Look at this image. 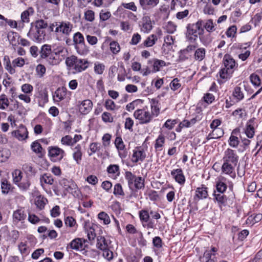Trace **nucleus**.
<instances>
[{
  "instance_id": "f257e3e1",
  "label": "nucleus",
  "mask_w": 262,
  "mask_h": 262,
  "mask_svg": "<svg viewBox=\"0 0 262 262\" xmlns=\"http://www.w3.org/2000/svg\"><path fill=\"white\" fill-rule=\"evenodd\" d=\"M223 163L221 167L222 172L235 178L236 173L235 168L237 165L239 157L236 150L230 148L226 149L223 157Z\"/></svg>"
},
{
  "instance_id": "f03ea898",
  "label": "nucleus",
  "mask_w": 262,
  "mask_h": 262,
  "mask_svg": "<svg viewBox=\"0 0 262 262\" xmlns=\"http://www.w3.org/2000/svg\"><path fill=\"white\" fill-rule=\"evenodd\" d=\"M202 24L201 21H198L194 24H189L187 26L186 38L187 40L191 42H194L199 36L200 40L204 42L203 35L204 33V29L203 27H202Z\"/></svg>"
},
{
  "instance_id": "7ed1b4c3",
  "label": "nucleus",
  "mask_w": 262,
  "mask_h": 262,
  "mask_svg": "<svg viewBox=\"0 0 262 262\" xmlns=\"http://www.w3.org/2000/svg\"><path fill=\"white\" fill-rule=\"evenodd\" d=\"M67 66L73 70L74 73L84 71L88 67V61L86 59H78L76 56L72 55L66 58Z\"/></svg>"
},
{
  "instance_id": "20e7f679",
  "label": "nucleus",
  "mask_w": 262,
  "mask_h": 262,
  "mask_svg": "<svg viewBox=\"0 0 262 262\" xmlns=\"http://www.w3.org/2000/svg\"><path fill=\"white\" fill-rule=\"evenodd\" d=\"M225 68L222 69L220 72V76L223 79L229 78L233 72L236 63L234 59L229 55H225L223 58Z\"/></svg>"
},
{
  "instance_id": "39448f33",
  "label": "nucleus",
  "mask_w": 262,
  "mask_h": 262,
  "mask_svg": "<svg viewBox=\"0 0 262 262\" xmlns=\"http://www.w3.org/2000/svg\"><path fill=\"white\" fill-rule=\"evenodd\" d=\"M55 27L54 30L57 35H62L66 38L69 36L73 28V24L69 21H60L55 22L50 26L52 31Z\"/></svg>"
},
{
  "instance_id": "423d86ee",
  "label": "nucleus",
  "mask_w": 262,
  "mask_h": 262,
  "mask_svg": "<svg viewBox=\"0 0 262 262\" xmlns=\"http://www.w3.org/2000/svg\"><path fill=\"white\" fill-rule=\"evenodd\" d=\"M125 178L130 189L133 190L134 188H135L140 190L144 188L145 179L142 177L137 176L130 171H126Z\"/></svg>"
},
{
  "instance_id": "0eeeda50",
  "label": "nucleus",
  "mask_w": 262,
  "mask_h": 262,
  "mask_svg": "<svg viewBox=\"0 0 262 262\" xmlns=\"http://www.w3.org/2000/svg\"><path fill=\"white\" fill-rule=\"evenodd\" d=\"M73 40L77 53L80 55H85L88 52V49L85 47L84 38L80 32L74 33Z\"/></svg>"
},
{
  "instance_id": "6e6552de",
  "label": "nucleus",
  "mask_w": 262,
  "mask_h": 262,
  "mask_svg": "<svg viewBox=\"0 0 262 262\" xmlns=\"http://www.w3.org/2000/svg\"><path fill=\"white\" fill-rule=\"evenodd\" d=\"M134 117L139 121L141 124H148L153 119V117L147 108L138 109L134 112Z\"/></svg>"
},
{
  "instance_id": "1a4fd4ad",
  "label": "nucleus",
  "mask_w": 262,
  "mask_h": 262,
  "mask_svg": "<svg viewBox=\"0 0 262 262\" xmlns=\"http://www.w3.org/2000/svg\"><path fill=\"white\" fill-rule=\"evenodd\" d=\"M48 156L51 161L60 162L66 155L65 151L56 146H51L48 148Z\"/></svg>"
},
{
  "instance_id": "9d476101",
  "label": "nucleus",
  "mask_w": 262,
  "mask_h": 262,
  "mask_svg": "<svg viewBox=\"0 0 262 262\" xmlns=\"http://www.w3.org/2000/svg\"><path fill=\"white\" fill-rule=\"evenodd\" d=\"M45 36V32L44 30L37 29L35 28L31 27L28 33V36L34 41L40 42Z\"/></svg>"
},
{
  "instance_id": "9b49d317",
  "label": "nucleus",
  "mask_w": 262,
  "mask_h": 262,
  "mask_svg": "<svg viewBox=\"0 0 262 262\" xmlns=\"http://www.w3.org/2000/svg\"><path fill=\"white\" fill-rule=\"evenodd\" d=\"M27 214L24 208L20 207L13 212L12 221L15 225L17 224L19 222L21 223H24Z\"/></svg>"
},
{
  "instance_id": "f8f14e48",
  "label": "nucleus",
  "mask_w": 262,
  "mask_h": 262,
  "mask_svg": "<svg viewBox=\"0 0 262 262\" xmlns=\"http://www.w3.org/2000/svg\"><path fill=\"white\" fill-rule=\"evenodd\" d=\"M87 242L86 239L77 238L72 240L70 243V246L71 249L76 251H84L88 246L85 243Z\"/></svg>"
},
{
  "instance_id": "ddd939ff",
  "label": "nucleus",
  "mask_w": 262,
  "mask_h": 262,
  "mask_svg": "<svg viewBox=\"0 0 262 262\" xmlns=\"http://www.w3.org/2000/svg\"><path fill=\"white\" fill-rule=\"evenodd\" d=\"M146 153L141 147H137L133 150V154L132 156V161L133 163L143 162L146 158Z\"/></svg>"
},
{
  "instance_id": "4468645a",
  "label": "nucleus",
  "mask_w": 262,
  "mask_h": 262,
  "mask_svg": "<svg viewBox=\"0 0 262 262\" xmlns=\"http://www.w3.org/2000/svg\"><path fill=\"white\" fill-rule=\"evenodd\" d=\"M12 135L20 141L25 140L28 137L27 129L22 124L19 125L17 130L12 132Z\"/></svg>"
},
{
  "instance_id": "2eb2a0df",
  "label": "nucleus",
  "mask_w": 262,
  "mask_h": 262,
  "mask_svg": "<svg viewBox=\"0 0 262 262\" xmlns=\"http://www.w3.org/2000/svg\"><path fill=\"white\" fill-rule=\"evenodd\" d=\"M159 3V0H139L140 7L146 12L156 7Z\"/></svg>"
},
{
  "instance_id": "dca6fc26",
  "label": "nucleus",
  "mask_w": 262,
  "mask_h": 262,
  "mask_svg": "<svg viewBox=\"0 0 262 262\" xmlns=\"http://www.w3.org/2000/svg\"><path fill=\"white\" fill-rule=\"evenodd\" d=\"M115 144L118 150L119 156L121 159H124L127 155V151L125 149V145L121 137H116Z\"/></svg>"
},
{
  "instance_id": "f3484780",
  "label": "nucleus",
  "mask_w": 262,
  "mask_h": 262,
  "mask_svg": "<svg viewBox=\"0 0 262 262\" xmlns=\"http://www.w3.org/2000/svg\"><path fill=\"white\" fill-rule=\"evenodd\" d=\"M162 35V31L158 29L157 31L156 34H151L146 38L143 43L144 46L146 47H152L157 41L158 38L160 37Z\"/></svg>"
},
{
  "instance_id": "a211bd4d",
  "label": "nucleus",
  "mask_w": 262,
  "mask_h": 262,
  "mask_svg": "<svg viewBox=\"0 0 262 262\" xmlns=\"http://www.w3.org/2000/svg\"><path fill=\"white\" fill-rule=\"evenodd\" d=\"M79 103L78 108L81 114L86 115L92 110L93 103L91 100L86 99Z\"/></svg>"
},
{
  "instance_id": "6ab92c4d",
  "label": "nucleus",
  "mask_w": 262,
  "mask_h": 262,
  "mask_svg": "<svg viewBox=\"0 0 262 262\" xmlns=\"http://www.w3.org/2000/svg\"><path fill=\"white\" fill-rule=\"evenodd\" d=\"M254 121V118L249 119L247 122L244 129L245 134L250 139L253 138L255 135Z\"/></svg>"
},
{
  "instance_id": "aec40b11",
  "label": "nucleus",
  "mask_w": 262,
  "mask_h": 262,
  "mask_svg": "<svg viewBox=\"0 0 262 262\" xmlns=\"http://www.w3.org/2000/svg\"><path fill=\"white\" fill-rule=\"evenodd\" d=\"M151 112L150 114L153 118L157 117L160 113V103L158 99L152 98L149 100Z\"/></svg>"
},
{
  "instance_id": "412c9836",
  "label": "nucleus",
  "mask_w": 262,
  "mask_h": 262,
  "mask_svg": "<svg viewBox=\"0 0 262 262\" xmlns=\"http://www.w3.org/2000/svg\"><path fill=\"white\" fill-rule=\"evenodd\" d=\"M171 174L175 181L180 185H183L185 182V177L181 168L173 169Z\"/></svg>"
},
{
  "instance_id": "4be33fe9",
  "label": "nucleus",
  "mask_w": 262,
  "mask_h": 262,
  "mask_svg": "<svg viewBox=\"0 0 262 262\" xmlns=\"http://www.w3.org/2000/svg\"><path fill=\"white\" fill-rule=\"evenodd\" d=\"M208 196L207 187L204 185L198 187L195 190V200L206 199Z\"/></svg>"
},
{
  "instance_id": "5701e85b",
  "label": "nucleus",
  "mask_w": 262,
  "mask_h": 262,
  "mask_svg": "<svg viewBox=\"0 0 262 262\" xmlns=\"http://www.w3.org/2000/svg\"><path fill=\"white\" fill-rule=\"evenodd\" d=\"M143 22L141 25V31L144 33H149L152 29V25L150 18L148 16H145L142 18Z\"/></svg>"
},
{
  "instance_id": "b1692460",
  "label": "nucleus",
  "mask_w": 262,
  "mask_h": 262,
  "mask_svg": "<svg viewBox=\"0 0 262 262\" xmlns=\"http://www.w3.org/2000/svg\"><path fill=\"white\" fill-rule=\"evenodd\" d=\"M96 246L100 250H106V249L110 248L109 245L111 244V241L106 239L104 236H98Z\"/></svg>"
},
{
  "instance_id": "393cba45",
  "label": "nucleus",
  "mask_w": 262,
  "mask_h": 262,
  "mask_svg": "<svg viewBox=\"0 0 262 262\" xmlns=\"http://www.w3.org/2000/svg\"><path fill=\"white\" fill-rule=\"evenodd\" d=\"M52 54L51 46L48 44L42 46L39 50L40 57L41 59H46Z\"/></svg>"
},
{
  "instance_id": "a878e982",
  "label": "nucleus",
  "mask_w": 262,
  "mask_h": 262,
  "mask_svg": "<svg viewBox=\"0 0 262 262\" xmlns=\"http://www.w3.org/2000/svg\"><path fill=\"white\" fill-rule=\"evenodd\" d=\"M224 135V131L221 128L213 129L212 132L209 134L206 137L207 140L217 139L222 137Z\"/></svg>"
},
{
  "instance_id": "bb28decb",
  "label": "nucleus",
  "mask_w": 262,
  "mask_h": 262,
  "mask_svg": "<svg viewBox=\"0 0 262 262\" xmlns=\"http://www.w3.org/2000/svg\"><path fill=\"white\" fill-rule=\"evenodd\" d=\"M73 154V158L74 160L76 162L77 164H79L81 159L82 153L81 151V147L80 144H77L74 148Z\"/></svg>"
},
{
  "instance_id": "cd10ccee",
  "label": "nucleus",
  "mask_w": 262,
  "mask_h": 262,
  "mask_svg": "<svg viewBox=\"0 0 262 262\" xmlns=\"http://www.w3.org/2000/svg\"><path fill=\"white\" fill-rule=\"evenodd\" d=\"M198 21L202 22V27H203L204 29L205 28L208 32H212L215 31V25L212 19H210L206 20L200 19Z\"/></svg>"
},
{
  "instance_id": "c85d7f7f",
  "label": "nucleus",
  "mask_w": 262,
  "mask_h": 262,
  "mask_svg": "<svg viewBox=\"0 0 262 262\" xmlns=\"http://www.w3.org/2000/svg\"><path fill=\"white\" fill-rule=\"evenodd\" d=\"M66 94V88L63 87L59 88L55 92L54 95H53V99L55 101H60L64 99Z\"/></svg>"
},
{
  "instance_id": "c756f323",
  "label": "nucleus",
  "mask_w": 262,
  "mask_h": 262,
  "mask_svg": "<svg viewBox=\"0 0 262 262\" xmlns=\"http://www.w3.org/2000/svg\"><path fill=\"white\" fill-rule=\"evenodd\" d=\"M3 64L5 69L10 74H14L16 71L12 67L10 58L8 55H5L3 59Z\"/></svg>"
},
{
  "instance_id": "7c9ffc66",
  "label": "nucleus",
  "mask_w": 262,
  "mask_h": 262,
  "mask_svg": "<svg viewBox=\"0 0 262 262\" xmlns=\"http://www.w3.org/2000/svg\"><path fill=\"white\" fill-rule=\"evenodd\" d=\"M206 50L204 48H199L195 50L194 54L195 60L201 61L205 57Z\"/></svg>"
},
{
  "instance_id": "2f4dec72",
  "label": "nucleus",
  "mask_w": 262,
  "mask_h": 262,
  "mask_svg": "<svg viewBox=\"0 0 262 262\" xmlns=\"http://www.w3.org/2000/svg\"><path fill=\"white\" fill-rule=\"evenodd\" d=\"M2 192L4 194H7L10 191H12L13 187L11 184L6 180H3L1 182Z\"/></svg>"
},
{
  "instance_id": "473e14b6",
  "label": "nucleus",
  "mask_w": 262,
  "mask_h": 262,
  "mask_svg": "<svg viewBox=\"0 0 262 262\" xmlns=\"http://www.w3.org/2000/svg\"><path fill=\"white\" fill-rule=\"evenodd\" d=\"M62 183L65 189L70 193H72V191H73L78 187L77 185L72 181L64 179L63 180Z\"/></svg>"
},
{
  "instance_id": "72a5a7b5",
  "label": "nucleus",
  "mask_w": 262,
  "mask_h": 262,
  "mask_svg": "<svg viewBox=\"0 0 262 262\" xmlns=\"http://www.w3.org/2000/svg\"><path fill=\"white\" fill-rule=\"evenodd\" d=\"M232 95L237 101H239L244 98V94L242 91V89L238 86H236L234 88Z\"/></svg>"
},
{
  "instance_id": "f704fd0d",
  "label": "nucleus",
  "mask_w": 262,
  "mask_h": 262,
  "mask_svg": "<svg viewBox=\"0 0 262 262\" xmlns=\"http://www.w3.org/2000/svg\"><path fill=\"white\" fill-rule=\"evenodd\" d=\"M235 133V130H233L232 132L231 135L230 136L229 140V145L233 148H237L239 143V140L237 137L233 135Z\"/></svg>"
},
{
  "instance_id": "c9c22d12",
  "label": "nucleus",
  "mask_w": 262,
  "mask_h": 262,
  "mask_svg": "<svg viewBox=\"0 0 262 262\" xmlns=\"http://www.w3.org/2000/svg\"><path fill=\"white\" fill-rule=\"evenodd\" d=\"M31 27L37 29L44 30L48 27V24L43 19L36 20L34 23L31 24Z\"/></svg>"
},
{
  "instance_id": "e433bc0d",
  "label": "nucleus",
  "mask_w": 262,
  "mask_h": 262,
  "mask_svg": "<svg viewBox=\"0 0 262 262\" xmlns=\"http://www.w3.org/2000/svg\"><path fill=\"white\" fill-rule=\"evenodd\" d=\"M40 182L42 186H43V183L52 185L54 182V179L51 176L45 173L40 177Z\"/></svg>"
},
{
  "instance_id": "4c0bfd02",
  "label": "nucleus",
  "mask_w": 262,
  "mask_h": 262,
  "mask_svg": "<svg viewBox=\"0 0 262 262\" xmlns=\"http://www.w3.org/2000/svg\"><path fill=\"white\" fill-rule=\"evenodd\" d=\"M225 179L224 177L220 179L216 184V188L217 191L221 193H223L227 189V185L223 181Z\"/></svg>"
},
{
  "instance_id": "58836bf2",
  "label": "nucleus",
  "mask_w": 262,
  "mask_h": 262,
  "mask_svg": "<svg viewBox=\"0 0 262 262\" xmlns=\"http://www.w3.org/2000/svg\"><path fill=\"white\" fill-rule=\"evenodd\" d=\"M47 202V199L40 195L36 198L35 204L38 208L41 210L44 208Z\"/></svg>"
},
{
  "instance_id": "ea45409f",
  "label": "nucleus",
  "mask_w": 262,
  "mask_h": 262,
  "mask_svg": "<svg viewBox=\"0 0 262 262\" xmlns=\"http://www.w3.org/2000/svg\"><path fill=\"white\" fill-rule=\"evenodd\" d=\"M107 172L109 174H115V176H119L120 174V168L117 164H111L107 168Z\"/></svg>"
},
{
  "instance_id": "a19ab883",
  "label": "nucleus",
  "mask_w": 262,
  "mask_h": 262,
  "mask_svg": "<svg viewBox=\"0 0 262 262\" xmlns=\"http://www.w3.org/2000/svg\"><path fill=\"white\" fill-rule=\"evenodd\" d=\"M153 71L156 72L160 70V68L166 66L165 62L164 60L158 59H154L153 61Z\"/></svg>"
},
{
  "instance_id": "79ce46f5",
  "label": "nucleus",
  "mask_w": 262,
  "mask_h": 262,
  "mask_svg": "<svg viewBox=\"0 0 262 262\" xmlns=\"http://www.w3.org/2000/svg\"><path fill=\"white\" fill-rule=\"evenodd\" d=\"M9 106V101L5 94L0 95V109L6 110Z\"/></svg>"
},
{
  "instance_id": "37998d69",
  "label": "nucleus",
  "mask_w": 262,
  "mask_h": 262,
  "mask_svg": "<svg viewBox=\"0 0 262 262\" xmlns=\"http://www.w3.org/2000/svg\"><path fill=\"white\" fill-rule=\"evenodd\" d=\"M17 186L22 190H27L31 185V182L29 179H24L20 181L17 184Z\"/></svg>"
},
{
  "instance_id": "c03bdc74",
  "label": "nucleus",
  "mask_w": 262,
  "mask_h": 262,
  "mask_svg": "<svg viewBox=\"0 0 262 262\" xmlns=\"http://www.w3.org/2000/svg\"><path fill=\"white\" fill-rule=\"evenodd\" d=\"M98 218L99 220L103 222L104 225H108L111 222L109 215L104 211H101L98 214Z\"/></svg>"
},
{
  "instance_id": "a18cd8bd",
  "label": "nucleus",
  "mask_w": 262,
  "mask_h": 262,
  "mask_svg": "<svg viewBox=\"0 0 262 262\" xmlns=\"http://www.w3.org/2000/svg\"><path fill=\"white\" fill-rule=\"evenodd\" d=\"M13 182L17 184L23 179L22 172L19 169H15L12 173Z\"/></svg>"
},
{
  "instance_id": "49530a36",
  "label": "nucleus",
  "mask_w": 262,
  "mask_h": 262,
  "mask_svg": "<svg viewBox=\"0 0 262 262\" xmlns=\"http://www.w3.org/2000/svg\"><path fill=\"white\" fill-rule=\"evenodd\" d=\"M23 170L26 173V174H34L35 170L33 169L32 165L31 163H25L22 165Z\"/></svg>"
},
{
  "instance_id": "de8ad7c7",
  "label": "nucleus",
  "mask_w": 262,
  "mask_h": 262,
  "mask_svg": "<svg viewBox=\"0 0 262 262\" xmlns=\"http://www.w3.org/2000/svg\"><path fill=\"white\" fill-rule=\"evenodd\" d=\"M214 196L215 198V199L216 200V201L218 202V203L223 205L224 206H225L226 205L227 202V197L226 195L223 194V193H220L216 194L215 193H214Z\"/></svg>"
},
{
  "instance_id": "09e8293b",
  "label": "nucleus",
  "mask_w": 262,
  "mask_h": 262,
  "mask_svg": "<svg viewBox=\"0 0 262 262\" xmlns=\"http://www.w3.org/2000/svg\"><path fill=\"white\" fill-rule=\"evenodd\" d=\"M35 71L37 76L39 78H42L44 76L46 73V68L44 65L39 64L36 66Z\"/></svg>"
},
{
  "instance_id": "8fccbe9b",
  "label": "nucleus",
  "mask_w": 262,
  "mask_h": 262,
  "mask_svg": "<svg viewBox=\"0 0 262 262\" xmlns=\"http://www.w3.org/2000/svg\"><path fill=\"white\" fill-rule=\"evenodd\" d=\"M84 18L85 20L93 22L95 20V12L91 10H86L84 13Z\"/></svg>"
},
{
  "instance_id": "3c124183",
  "label": "nucleus",
  "mask_w": 262,
  "mask_h": 262,
  "mask_svg": "<svg viewBox=\"0 0 262 262\" xmlns=\"http://www.w3.org/2000/svg\"><path fill=\"white\" fill-rule=\"evenodd\" d=\"M110 50L114 54H117L120 51L119 44L115 41H112L110 43Z\"/></svg>"
},
{
  "instance_id": "603ef678",
  "label": "nucleus",
  "mask_w": 262,
  "mask_h": 262,
  "mask_svg": "<svg viewBox=\"0 0 262 262\" xmlns=\"http://www.w3.org/2000/svg\"><path fill=\"white\" fill-rule=\"evenodd\" d=\"M113 193L116 196H124V192L122 187L120 183H117L114 185Z\"/></svg>"
},
{
  "instance_id": "864d4df0",
  "label": "nucleus",
  "mask_w": 262,
  "mask_h": 262,
  "mask_svg": "<svg viewBox=\"0 0 262 262\" xmlns=\"http://www.w3.org/2000/svg\"><path fill=\"white\" fill-rule=\"evenodd\" d=\"M177 123L178 120L177 119H168L163 124L162 128L165 127L169 130H171L174 128Z\"/></svg>"
},
{
  "instance_id": "5fc2aeb1",
  "label": "nucleus",
  "mask_w": 262,
  "mask_h": 262,
  "mask_svg": "<svg viewBox=\"0 0 262 262\" xmlns=\"http://www.w3.org/2000/svg\"><path fill=\"white\" fill-rule=\"evenodd\" d=\"M139 217L142 222L147 223L149 219V213L146 210L139 211Z\"/></svg>"
},
{
  "instance_id": "6e6d98bb",
  "label": "nucleus",
  "mask_w": 262,
  "mask_h": 262,
  "mask_svg": "<svg viewBox=\"0 0 262 262\" xmlns=\"http://www.w3.org/2000/svg\"><path fill=\"white\" fill-rule=\"evenodd\" d=\"M54 55L55 54L52 53L49 57L46 58L47 62L52 66L57 65L60 63L59 58H56Z\"/></svg>"
},
{
  "instance_id": "4d7b16f0",
  "label": "nucleus",
  "mask_w": 262,
  "mask_h": 262,
  "mask_svg": "<svg viewBox=\"0 0 262 262\" xmlns=\"http://www.w3.org/2000/svg\"><path fill=\"white\" fill-rule=\"evenodd\" d=\"M169 86L171 90L176 91L181 87V84L180 83V80L176 78L171 81Z\"/></svg>"
},
{
  "instance_id": "13d9d810",
  "label": "nucleus",
  "mask_w": 262,
  "mask_h": 262,
  "mask_svg": "<svg viewBox=\"0 0 262 262\" xmlns=\"http://www.w3.org/2000/svg\"><path fill=\"white\" fill-rule=\"evenodd\" d=\"M61 143L62 145L72 146L73 145V139L71 136L66 135L61 139Z\"/></svg>"
},
{
  "instance_id": "bf43d9fd",
  "label": "nucleus",
  "mask_w": 262,
  "mask_h": 262,
  "mask_svg": "<svg viewBox=\"0 0 262 262\" xmlns=\"http://www.w3.org/2000/svg\"><path fill=\"white\" fill-rule=\"evenodd\" d=\"M25 63V60L21 57L16 58L14 59L12 62V67L14 69L16 67H22L24 66Z\"/></svg>"
},
{
  "instance_id": "052dcab7",
  "label": "nucleus",
  "mask_w": 262,
  "mask_h": 262,
  "mask_svg": "<svg viewBox=\"0 0 262 262\" xmlns=\"http://www.w3.org/2000/svg\"><path fill=\"white\" fill-rule=\"evenodd\" d=\"M21 90L25 94H32L33 87L30 84L25 83L21 85Z\"/></svg>"
},
{
  "instance_id": "680f3d73",
  "label": "nucleus",
  "mask_w": 262,
  "mask_h": 262,
  "mask_svg": "<svg viewBox=\"0 0 262 262\" xmlns=\"http://www.w3.org/2000/svg\"><path fill=\"white\" fill-rule=\"evenodd\" d=\"M105 70V66L99 62H96L95 63L94 66V72L97 74L101 75L102 74Z\"/></svg>"
},
{
  "instance_id": "e2e57ef3",
  "label": "nucleus",
  "mask_w": 262,
  "mask_h": 262,
  "mask_svg": "<svg viewBox=\"0 0 262 262\" xmlns=\"http://www.w3.org/2000/svg\"><path fill=\"white\" fill-rule=\"evenodd\" d=\"M8 39L11 44L13 46H15L18 42V40H16V38H18V35L16 32H12L8 35Z\"/></svg>"
},
{
  "instance_id": "0e129e2a",
  "label": "nucleus",
  "mask_w": 262,
  "mask_h": 262,
  "mask_svg": "<svg viewBox=\"0 0 262 262\" xmlns=\"http://www.w3.org/2000/svg\"><path fill=\"white\" fill-rule=\"evenodd\" d=\"M165 142V138L162 135H160L156 141L155 144V148L156 149H159L161 148L163 146V144Z\"/></svg>"
},
{
  "instance_id": "69168bd1",
  "label": "nucleus",
  "mask_w": 262,
  "mask_h": 262,
  "mask_svg": "<svg viewBox=\"0 0 262 262\" xmlns=\"http://www.w3.org/2000/svg\"><path fill=\"white\" fill-rule=\"evenodd\" d=\"M250 81L251 83L256 86H259L260 85V79L259 76L255 74H252L250 77Z\"/></svg>"
},
{
  "instance_id": "338daca9",
  "label": "nucleus",
  "mask_w": 262,
  "mask_h": 262,
  "mask_svg": "<svg viewBox=\"0 0 262 262\" xmlns=\"http://www.w3.org/2000/svg\"><path fill=\"white\" fill-rule=\"evenodd\" d=\"M31 149L35 153H41L42 149L41 145L37 142H33L31 145Z\"/></svg>"
},
{
  "instance_id": "774afa93",
  "label": "nucleus",
  "mask_w": 262,
  "mask_h": 262,
  "mask_svg": "<svg viewBox=\"0 0 262 262\" xmlns=\"http://www.w3.org/2000/svg\"><path fill=\"white\" fill-rule=\"evenodd\" d=\"M237 28L235 26L233 25L227 29L226 34L228 37H234L236 33Z\"/></svg>"
}]
</instances>
